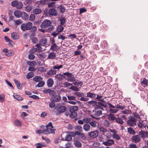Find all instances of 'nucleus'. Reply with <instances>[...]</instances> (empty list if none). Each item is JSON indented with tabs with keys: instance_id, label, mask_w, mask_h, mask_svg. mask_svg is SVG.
I'll return each instance as SVG.
<instances>
[{
	"instance_id": "41",
	"label": "nucleus",
	"mask_w": 148,
	"mask_h": 148,
	"mask_svg": "<svg viewBox=\"0 0 148 148\" xmlns=\"http://www.w3.org/2000/svg\"><path fill=\"white\" fill-rule=\"evenodd\" d=\"M68 81L71 82H74L75 81V78L74 76H71L70 77H67V78L66 79Z\"/></svg>"
},
{
	"instance_id": "45",
	"label": "nucleus",
	"mask_w": 148,
	"mask_h": 148,
	"mask_svg": "<svg viewBox=\"0 0 148 148\" xmlns=\"http://www.w3.org/2000/svg\"><path fill=\"white\" fill-rule=\"evenodd\" d=\"M127 125L131 126H134L136 125L135 123L128 120L127 122Z\"/></svg>"
},
{
	"instance_id": "6",
	"label": "nucleus",
	"mask_w": 148,
	"mask_h": 148,
	"mask_svg": "<svg viewBox=\"0 0 148 148\" xmlns=\"http://www.w3.org/2000/svg\"><path fill=\"white\" fill-rule=\"evenodd\" d=\"M55 130L51 128L44 129L43 130V133L44 134H48L50 133H55Z\"/></svg>"
},
{
	"instance_id": "3",
	"label": "nucleus",
	"mask_w": 148,
	"mask_h": 148,
	"mask_svg": "<svg viewBox=\"0 0 148 148\" xmlns=\"http://www.w3.org/2000/svg\"><path fill=\"white\" fill-rule=\"evenodd\" d=\"M32 25V23L30 22H29L26 24L22 23L21 26V29L23 31L29 30L31 28Z\"/></svg>"
},
{
	"instance_id": "59",
	"label": "nucleus",
	"mask_w": 148,
	"mask_h": 148,
	"mask_svg": "<svg viewBox=\"0 0 148 148\" xmlns=\"http://www.w3.org/2000/svg\"><path fill=\"white\" fill-rule=\"evenodd\" d=\"M79 136L81 139L83 140H85L86 139V137L84 133H81Z\"/></svg>"
},
{
	"instance_id": "54",
	"label": "nucleus",
	"mask_w": 148,
	"mask_h": 148,
	"mask_svg": "<svg viewBox=\"0 0 148 148\" xmlns=\"http://www.w3.org/2000/svg\"><path fill=\"white\" fill-rule=\"evenodd\" d=\"M99 130L100 132L103 133H105L107 132V129L103 127H99Z\"/></svg>"
},
{
	"instance_id": "28",
	"label": "nucleus",
	"mask_w": 148,
	"mask_h": 148,
	"mask_svg": "<svg viewBox=\"0 0 148 148\" xmlns=\"http://www.w3.org/2000/svg\"><path fill=\"white\" fill-rule=\"evenodd\" d=\"M108 117L109 120L112 121L115 120L116 119L114 114L111 113H110L108 115Z\"/></svg>"
},
{
	"instance_id": "61",
	"label": "nucleus",
	"mask_w": 148,
	"mask_h": 148,
	"mask_svg": "<svg viewBox=\"0 0 148 148\" xmlns=\"http://www.w3.org/2000/svg\"><path fill=\"white\" fill-rule=\"evenodd\" d=\"M73 84L78 86H81L82 85L83 83L81 82H78L76 81L73 83Z\"/></svg>"
},
{
	"instance_id": "15",
	"label": "nucleus",
	"mask_w": 148,
	"mask_h": 148,
	"mask_svg": "<svg viewBox=\"0 0 148 148\" xmlns=\"http://www.w3.org/2000/svg\"><path fill=\"white\" fill-rule=\"evenodd\" d=\"M54 84V81L53 79L50 78L47 81V84L48 87L49 88L52 86Z\"/></svg>"
},
{
	"instance_id": "7",
	"label": "nucleus",
	"mask_w": 148,
	"mask_h": 148,
	"mask_svg": "<svg viewBox=\"0 0 148 148\" xmlns=\"http://www.w3.org/2000/svg\"><path fill=\"white\" fill-rule=\"evenodd\" d=\"M67 109L66 107L64 106H60L58 109L57 112H56V114H59L64 112Z\"/></svg>"
},
{
	"instance_id": "53",
	"label": "nucleus",
	"mask_w": 148,
	"mask_h": 148,
	"mask_svg": "<svg viewBox=\"0 0 148 148\" xmlns=\"http://www.w3.org/2000/svg\"><path fill=\"white\" fill-rule=\"evenodd\" d=\"M71 113L69 114L70 117L71 118H73L77 116V112H70Z\"/></svg>"
},
{
	"instance_id": "49",
	"label": "nucleus",
	"mask_w": 148,
	"mask_h": 148,
	"mask_svg": "<svg viewBox=\"0 0 148 148\" xmlns=\"http://www.w3.org/2000/svg\"><path fill=\"white\" fill-rule=\"evenodd\" d=\"M45 82L44 81L41 80L39 82L37 85V86L38 87H41L43 86L45 84Z\"/></svg>"
},
{
	"instance_id": "16",
	"label": "nucleus",
	"mask_w": 148,
	"mask_h": 148,
	"mask_svg": "<svg viewBox=\"0 0 148 148\" xmlns=\"http://www.w3.org/2000/svg\"><path fill=\"white\" fill-rule=\"evenodd\" d=\"M47 39L45 38H42L40 41L39 43H38L42 46H45L47 44Z\"/></svg>"
},
{
	"instance_id": "39",
	"label": "nucleus",
	"mask_w": 148,
	"mask_h": 148,
	"mask_svg": "<svg viewBox=\"0 0 148 148\" xmlns=\"http://www.w3.org/2000/svg\"><path fill=\"white\" fill-rule=\"evenodd\" d=\"M27 63L28 65L32 66H35L37 65L36 62L35 61L27 62Z\"/></svg>"
},
{
	"instance_id": "21",
	"label": "nucleus",
	"mask_w": 148,
	"mask_h": 148,
	"mask_svg": "<svg viewBox=\"0 0 148 148\" xmlns=\"http://www.w3.org/2000/svg\"><path fill=\"white\" fill-rule=\"evenodd\" d=\"M56 72L57 71L56 70H54V69H52L47 71V74L51 76L56 74Z\"/></svg>"
},
{
	"instance_id": "25",
	"label": "nucleus",
	"mask_w": 148,
	"mask_h": 148,
	"mask_svg": "<svg viewBox=\"0 0 148 148\" xmlns=\"http://www.w3.org/2000/svg\"><path fill=\"white\" fill-rule=\"evenodd\" d=\"M87 97L90 98H95L96 94L90 92H88L86 94Z\"/></svg>"
},
{
	"instance_id": "10",
	"label": "nucleus",
	"mask_w": 148,
	"mask_h": 148,
	"mask_svg": "<svg viewBox=\"0 0 148 148\" xmlns=\"http://www.w3.org/2000/svg\"><path fill=\"white\" fill-rule=\"evenodd\" d=\"M61 99V98L59 95H56L52 97L51 100V101L56 102L59 101Z\"/></svg>"
},
{
	"instance_id": "60",
	"label": "nucleus",
	"mask_w": 148,
	"mask_h": 148,
	"mask_svg": "<svg viewBox=\"0 0 148 148\" xmlns=\"http://www.w3.org/2000/svg\"><path fill=\"white\" fill-rule=\"evenodd\" d=\"M32 9V7L30 5H27L25 7V10L27 12H30Z\"/></svg>"
},
{
	"instance_id": "1",
	"label": "nucleus",
	"mask_w": 148,
	"mask_h": 148,
	"mask_svg": "<svg viewBox=\"0 0 148 148\" xmlns=\"http://www.w3.org/2000/svg\"><path fill=\"white\" fill-rule=\"evenodd\" d=\"M103 110V109L99 105L96 106L95 109L93 110L94 113L91 115V117L96 120H99L100 117L99 116L102 114V110Z\"/></svg>"
},
{
	"instance_id": "35",
	"label": "nucleus",
	"mask_w": 148,
	"mask_h": 148,
	"mask_svg": "<svg viewBox=\"0 0 148 148\" xmlns=\"http://www.w3.org/2000/svg\"><path fill=\"white\" fill-rule=\"evenodd\" d=\"M115 120L116 123L120 124H123L124 123L123 121L120 118H116Z\"/></svg>"
},
{
	"instance_id": "12",
	"label": "nucleus",
	"mask_w": 148,
	"mask_h": 148,
	"mask_svg": "<svg viewBox=\"0 0 148 148\" xmlns=\"http://www.w3.org/2000/svg\"><path fill=\"white\" fill-rule=\"evenodd\" d=\"M56 57V53L53 52H51L49 53L47 59L54 60L55 59Z\"/></svg>"
},
{
	"instance_id": "8",
	"label": "nucleus",
	"mask_w": 148,
	"mask_h": 148,
	"mask_svg": "<svg viewBox=\"0 0 148 148\" xmlns=\"http://www.w3.org/2000/svg\"><path fill=\"white\" fill-rule=\"evenodd\" d=\"M131 139L132 142L136 143L139 142L141 140L139 134L133 136L131 138Z\"/></svg>"
},
{
	"instance_id": "31",
	"label": "nucleus",
	"mask_w": 148,
	"mask_h": 148,
	"mask_svg": "<svg viewBox=\"0 0 148 148\" xmlns=\"http://www.w3.org/2000/svg\"><path fill=\"white\" fill-rule=\"evenodd\" d=\"M113 138L116 140H118L121 139V136L119 134H113L112 135Z\"/></svg>"
},
{
	"instance_id": "9",
	"label": "nucleus",
	"mask_w": 148,
	"mask_h": 148,
	"mask_svg": "<svg viewBox=\"0 0 148 148\" xmlns=\"http://www.w3.org/2000/svg\"><path fill=\"white\" fill-rule=\"evenodd\" d=\"M139 136L143 140L145 138L148 137V132L143 130H141L138 132Z\"/></svg>"
},
{
	"instance_id": "34",
	"label": "nucleus",
	"mask_w": 148,
	"mask_h": 148,
	"mask_svg": "<svg viewBox=\"0 0 148 148\" xmlns=\"http://www.w3.org/2000/svg\"><path fill=\"white\" fill-rule=\"evenodd\" d=\"M34 73L32 72H29L27 74L26 77L27 79H30L34 75Z\"/></svg>"
},
{
	"instance_id": "63",
	"label": "nucleus",
	"mask_w": 148,
	"mask_h": 148,
	"mask_svg": "<svg viewBox=\"0 0 148 148\" xmlns=\"http://www.w3.org/2000/svg\"><path fill=\"white\" fill-rule=\"evenodd\" d=\"M35 16L34 14H32L30 16L29 20L30 21H33L35 19Z\"/></svg>"
},
{
	"instance_id": "23",
	"label": "nucleus",
	"mask_w": 148,
	"mask_h": 148,
	"mask_svg": "<svg viewBox=\"0 0 148 148\" xmlns=\"http://www.w3.org/2000/svg\"><path fill=\"white\" fill-rule=\"evenodd\" d=\"M127 130V132L130 134L134 135L136 134V132L135 130L131 127L128 128Z\"/></svg>"
},
{
	"instance_id": "50",
	"label": "nucleus",
	"mask_w": 148,
	"mask_h": 148,
	"mask_svg": "<svg viewBox=\"0 0 148 148\" xmlns=\"http://www.w3.org/2000/svg\"><path fill=\"white\" fill-rule=\"evenodd\" d=\"M63 67V65H54L53 67V68L54 69H59L62 68Z\"/></svg>"
},
{
	"instance_id": "27",
	"label": "nucleus",
	"mask_w": 148,
	"mask_h": 148,
	"mask_svg": "<svg viewBox=\"0 0 148 148\" xmlns=\"http://www.w3.org/2000/svg\"><path fill=\"white\" fill-rule=\"evenodd\" d=\"M58 47L56 43L53 44L51 47L50 49L53 51L57 50Z\"/></svg>"
},
{
	"instance_id": "40",
	"label": "nucleus",
	"mask_w": 148,
	"mask_h": 148,
	"mask_svg": "<svg viewBox=\"0 0 148 148\" xmlns=\"http://www.w3.org/2000/svg\"><path fill=\"white\" fill-rule=\"evenodd\" d=\"M37 146L36 147V148H41V147H45V144L44 143H36Z\"/></svg>"
},
{
	"instance_id": "22",
	"label": "nucleus",
	"mask_w": 148,
	"mask_h": 148,
	"mask_svg": "<svg viewBox=\"0 0 148 148\" xmlns=\"http://www.w3.org/2000/svg\"><path fill=\"white\" fill-rule=\"evenodd\" d=\"M22 12H21L18 10L15 11L14 12V16L17 18H19L21 17Z\"/></svg>"
},
{
	"instance_id": "64",
	"label": "nucleus",
	"mask_w": 148,
	"mask_h": 148,
	"mask_svg": "<svg viewBox=\"0 0 148 148\" xmlns=\"http://www.w3.org/2000/svg\"><path fill=\"white\" fill-rule=\"evenodd\" d=\"M101 45L102 48H104L105 47L107 46L108 45L106 41H103L102 42Z\"/></svg>"
},
{
	"instance_id": "19",
	"label": "nucleus",
	"mask_w": 148,
	"mask_h": 148,
	"mask_svg": "<svg viewBox=\"0 0 148 148\" xmlns=\"http://www.w3.org/2000/svg\"><path fill=\"white\" fill-rule=\"evenodd\" d=\"M62 139L63 140L70 141L72 139V136L70 134H67L65 136V138H64L63 137Z\"/></svg>"
},
{
	"instance_id": "11",
	"label": "nucleus",
	"mask_w": 148,
	"mask_h": 148,
	"mask_svg": "<svg viewBox=\"0 0 148 148\" xmlns=\"http://www.w3.org/2000/svg\"><path fill=\"white\" fill-rule=\"evenodd\" d=\"M49 13L51 16H57L58 13L57 10L54 8H52L49 10Z\"/></svg>"
},
{
	"instance_id": "43",
	"label": "nucleus",
	"mask_w": 148,
	"mask_h": 148,
	"mask_svg": "<svg viewBox=\"0 0 148 148\" xmlns=\"http://www.w3.org/2000/svg\"><path fill=\"white\" fill-rule=\"evenodd\" d=\"M14 124L15 126L19 127L22 125L21 122L18 120L15 121Z\"/></svg>"
},
{
	"instance_id": "42",
	"label": "nucleus",
	"mask_w": 148,
	"mask_h": 148,
	"mask_svg": "<svg viewBox=\"0 0 148 148\" xmlns=\"http://www.w3.org/2000/svg\"><path fill=\"white\" fill-rule=\"evenodd\" d=\"M62 25H59L56 29V31L59 33L61 32L64 29Z\"/></svg>"
},
{
	"instance_id": "47",
	"label": "nucleus",
	"mask_w": 148,
	"mask_h": 148,
	"mask_svg": "<svg viewBox=\"0 0 148 148\" xmlns=\"http://www.w3.org/2000/svg\"><path fill=\"white\" fill-rule=\"evenodd\" d=\"M37 51L36 47H33L29 51L30 53L33 54Z\"/></svg>"
},
{
	"instance_id": "4",
	"label": "nucleus",
	"mask_w": 148,
	"mask_h": 148,
	"mask_svg": "<svg viewBox=\"0 0 148 148\" xmlns=\"http://www.w3.org/2000/svg\"><path fill=\"white\" fill-rule=\"evenodd\" d=\"M51 24V21L48 19H45L40 25V26L42 28H46L50 26Z\"/></svg>"
},
{
	"instance_id": "5",
	"label": "nucleus",
	"mask_w": 148,
	"mask_h": 148,
	"mask_svg": "<svg viewBox=\"0 0 148 148\" xmlns=\"http://www.w3.org/2000/svg\"><path fill=\"white\" fill-rule=\"evenodd\" d=\"M98 135V132L97 130L89 132L88 136L91 138H94L97 137Z\"/></svg>"
},
{
	"instance_id": "37",
	"label": "nucleus",
	"mask_w": 148,
	"mask_h": 148,
	"mask_svg": "<svg viewBox=\"0 0 148 148\" xmlns=\"http://www.w3.org/2000/svg\"><path fill=\"white\" fill-rule=\"evenodd\" d=\"M141 84L143 85H144V86H147L148 85V80L146 78H144L143 80L142 81Z\"/></svg>"
},
{
	"instance_id": "57",
	"label": "nucleus",
	"mask_w": 148,
	"mask_h": 148,
	"mask_svg": "<svg viewBox=\"0 0 148 148\" xmlns=\"http://www.w3.org/2000/svg\"><path fill=\"white\" fill-rule=\"evenodd\" d=\"M40 4H47L48 3V0H40L39 1Z\"/></svg>"
},
{
	"instance_id": "14",
	"label": "nucleus",
	"mask_w": 148,
	"mask_h": 148,
	"mask_svg": "<svg viewBox=\"0 0 148 148\" xmlns=\"http://www.w3.org/2000/svg\"><path fill=\"white\" fill-rule=\"evenodd\" d=\"M92 127H90L89 123H85L83 126V129L85 132L89 131Z\"/></svg>"
},
{
	"instance_id": "38",
	"label": "nucleus",
	"mask_w": 148,
	"mask_h": 148,
	"mask_svg": "<svg viewBox=\"0 0 148 148\" xmlns=\"http://www.w3.org/2000/svg\"><path fill=\"white\" fill-rule=\"evenodd\" d=\"M40 46L41 45L38 43L36 44L35 45L36 47L37 52H41L42 51V48Z\"/></svg>"
},
{
	"instance_id": "20",
	"label": "nucleus",
	"mask_w": 148,
	"mask_h": 148,
	"mask_svg": "<svg viewBox=\"0 0 148 148\" xmlns=\"http://www.w3.org/2000/svg\"><path fill=\"white\" fill-rule=\"evenodd\" d=\"M42 78L40 76H36L34 77L33 79V80L36 82H38L42 80Z\"/></svg>"
},
{
	"instance_id": "51",
	"label": "nucleus",
	"mask_w": 148,
	"mask_h": 148,
	"mask_svg": "<svg viewBox=\"0 0 148 148\" xmlns=\"http://www.w3.org/2000/svg\"><path fill=\"white\" fill-rule=\"evenodd\" d=\"M87 103L90 105H92V106H94L97 105V102L95 101H91L87 102Z\"/></svg>"
},
{
	"instance_id": "32",
	"label": "nucleus",
	"mask_w": 148,
	"mask_h": 148,
	"mask_svg": "<svg viewBox=\"0 0 148 148\" xmlns=\"http://www.w3.org/2000/svg\"><path fill=\"white\" fill-rule=\"evenodd\" d=\"M63 74H58L56 75L55 77L56 78L58 79L59 81H60L63 79Z\"/></svg>"
},
{
	"instance_id": "2",
	"label": "nucleus",
	"mask_w": 148,
	"mask_h": 148,
	"mask_svg": "<svg viewBox=\"0 0 148 148\" xmlns=\"http://www.w3.org/2000/svg\"><path fill=\"white\" fill-rule=\"evenodd\" d=\"M106 138L107 139L105 140L102 137H99V141L102 142L103 144L107 146H111L114 144V140L110 139L109 136H107Z\"/></svg>"
},
{
	"instance_id": "56",
	"label": "nucleus",
	"mask_w": 148,
	"mask_h": 148,
	"mask_svg": "<svg viewBox=\"0 0 148 148\" xmlns=\"http://www.w3.org/2000/svg\"><path fill=\"white\" fill-rule=\"evenodd\" d=\"M69 89L75 91H77L79 90V89L77 86H75L71 87Z\"/></svg>"
},
{
	"instance_id": "46",
	"label": "nucleus",
	"mask_w": 148,
	"mask_h": 148,
	"mask_svg": "<svg viewBox=\"0 0 148 148\" xmlns=\"http://www.w3.org/2000/svg\"><path fill=\"white\" fill-rule=\"evenodd\" d=\"M96 97H95V99H97L98 101H99L103 97L102 94H96Z\"/></svg>"
},
{
	"instance_id": "52",
	"label": "nucleus",
	"mask_w": 148,
	"mask_h": 148,
	"mask_svg": "<svg viewBox=\"0 0 148 148\" xmlns=\"http://www.w3.org/2000/svg\"><path fill=\"white\" fill-rule=\"evenodd\" d=\"M129 120L136 123V120L135 118L133 116H130L128 117Z\"/></svg>"
},
{
	"instance_id": "29",
	"label": "nucleus",
	"mask_w": 148,
	"mask_h": 148,
	"mask_svg": "<svg viewBox=\"0 0 148 148\" xmlns=\"http://www.w3.org/2000/svg\"><path fill=\"white\" fill-rule=\"evenodd\" d=\"M16 85L17 88L19 89H21L22 86V85L18 80H15L14 81Z\"/></svg>"
},
{
	"instance_id": "55",
	"label": "nucleus",
	"mask_w": 148,
	"mask_h": 148,
	"mask_svg": "<svg viewBox=\"0 0 148 148\" xmlns=\"http://www.w3.org/2000/svg\"><path fill=\"white\" fill-rule=\"evenodd\" d=\"M14 98L17 100L21 101L23 100V98L22 97L18 95H15L14 96Z\"/></svg>"
},
{
	"instance_id": "58",
	"label": "nucleus",
	"mask_w": 148,
	"mask_h": 148,
	"mask_svg": "<svg viewBox=\"0 0 148 148\" xmlns=\"http://www.w3.org/2000/svg\"><path fill=\"white\" fill-rule=\"evenodd\" d=\"M18 1L17 0H15L12 2L11 5L14 7H16V5L18 4Z\"/></svg>"
},
{
	"instance_id": "17",
	"label": "nucleus",
	"mask_w": 148,
	"mask_h": 148,
	"mask_svg": "<svg viewBox=\"0 0 148 148\" xmlns=\"http://www.w3.org/2000/svg\"><path fill=\"white\" fill-rule=\"evenodd\" d=\"M21 17L23 20H26L28 18L29 15L27 14L26 12H22V13H21Z\"/></svg>"
},
{
	"instance_id": "62",
	"label": "nucleus",
	"mask_w": 148,
	"mask_h": 148,
	"mask_svg": "<svg viewBox=\"0 0 148 148\" xmlns=\"http://www.w3.org/2000/svg\"><path fill=\"white\" fill-rule=\"evenodd\" d=\"M103 124L106 127H108L110 126V124L108 120H105L103 122Z\"/></svg>"
},
{
	"instance_id": "30",
	"label": "nucleus",
	"mask_w": 148,
	"mask_h": 148,
	"mask_svg": "<svg viewBox=\"0 0 148 148\" xmlns=\"http://www.w3.org/2000/svg\"><path fill=\"white\" fill-rule=\"evenodd\" d=\"M11 37L14 40L18 39L19 38V36L16 32H13L11 34Z\"/></svg>"
},
{
	"instance_id": "26",
	"label": "nucleus",
	"mask_w": 148,
	"mask_h": 148,
	"mask_svg": "<svg viewBox=\"0 0 148 148\" xmlns=\"http://www.w3.org/2000/svg\"><path fill=\"white\" fill-rule=\"evenodd\" d=\"M57 8L58 11L60 12L63 13L65 11V8L62 5L58 6Z\"/></svg>"
},
{
	"instance_id": "36",
	"label": "nucleus",
	"mask_w": 148,
	"mask_h": 148,
	"mask_svg": "<svg viewBox=\"0 0 148 148\" xmlns=\"http://www.w3.org/2000/svg\"><path fill=\"white\" fill-rule=\"evenodd\" d=\"M83 121L85 123H90L91 121V118L89 117L84 118L83 119Z\"/></svg>"
},
{
	"instance_id": "44",
	"label": "nucleus",
	"mask_w": 148,
	"mask_h": 148,
	"mask_svg": "<svg viewBox=\"0 0 148 148\" xmlns=\"http://www.w3.org/2000/svg\"><path fill=\"white\" fill-rule=\"evenodd\" d=\"M37 55L38 57L41 59H44L46 57V55L45 54L43 53H41L38 54Z\"/></svg>"
},
{
	"instance_id": "24",
	"label": "nucleus",
	"mask_w": 148,
	"mask_h": 148,
	"mask_svg": "<svg viewBox=\"0 0 148 148\" xmlns=\"http://www.w3.org/2000/svg\"><path fill=\"white\" fill-rule=\"evenodd\" d=\"M97 123L96 121L94 120L91 121L89 124H90V125L91 126V127L92 128L96 127L97 126Z\"/></svg>"
},
{
	"instance_id": "33",
	"label": "nucleus",
	"mask_w": 148,
	"mask_h": 148,
	"mask_svg": "<svg viewBox=\"0 0 148 148\" xmlns=\"http://www.w3.org/2000/svg\"><path fill=\"white\" fill-rule=\"evenodd\" d=\"M33 12L34 14H38L41 13V10L39 8H35L33 10Z\"/></svg>"
},
{
	"instance_id": "48",
	"label": "nucleus",
	"mask_w": 148,
	"mask_h": 148,
	"mask_svg": "<svg viewBox=\"0 0 148 148\" xmlns=\"http://www.w3.org/2000/svg\"><path fill=\"white\" fill-rule=\"evenodd\" d=\"M23 6V5L22 2H18V4L16 5V8L17 9H21L22 8Z\"/></svg>"
},
{
	"instance_id": "18",
	"label": "nucleus",
	"mask_w": 148,
	"mask_h": 148,
	"mask_svg": "<svg viewBox=\"0 0 148 148\" xmlns=\"http://www.w3.org/2000/svg\"><path fill=\"white\" fill-rule=\"evenodd\" d=\"M78 108L77 106H72L70 107L69 111L70 112H77L76 111L77 110Z\"/></svg>"
},
{
	"instance_id": "13",
	"label": "nucleus",
	"mask_w": 148,
	"mask_h": 148,
	"mask_svg": "<svg viewBox=\"0 0 148 148\" xmlns=\"http://www.w3.org/2000/svg\"><path fill=\"white\" fill-rule=\"evenodd\" d=\"M74 143L75 147H80L82 146V144L80 142V140L79 138H75L74 139Z\"/></svg>"
}]
</instances>
